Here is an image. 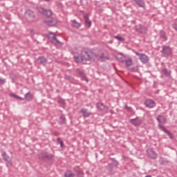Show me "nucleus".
<instances>
[{"mask_svg":"<svg viewBox=\"0 0 177 177\" xmlns=\"http://www.w3.org/2000/svg\"><path fill=\"white\" fill-rule=\"evenodd\" d=\"M37 11L39 12V13H41V15H44V16L48 17L46 20H44V22L50 27H55V26L57 24V20H56V19L49 18L52 16V10H46L42 7H39L37 8Z\"/></svg>","mask_w":177,"mask_h":177,"instance_id":"f257e3e1","label":"nucleus"},{"mask_svg":"<svg viewBox=\"0 0 177 177\" xmlns=\"http://www.w3.org/2000/svg\"><path fill=\"white\" fill-rule=\"evenodd\" d=\"M55 155L49 153L46 151H41L39 155V160L40 161H44V162H49V161H53Z\"/></svg>","mask_w":177,"mask_h":177,"instance_id":"f03ea898","label":"nucleus"},{"mask_svg":"<svg viewBox=\"0 0 177 177\" xmlns=\"http://www.w3.org/2000/svg\"><path fill=\"white\" fill-rule=\"evenodd\" d=\"M161 53L163 57H169V56H172V48L169 46L163 45Z\"/></svg>","mask_w":177,"mask_h":177,"instance_id":"7ed1b4c3","label":"nucleus"},{"mask_svg":"<svg viewBox=\"0 0 177 177\" xmlns=\"http://www.w3.org/2000/svg\"><path fill=\"white\" fill-rule=\"evenodd\" d=\"M82 59L86 60V62H93L95 60L92 57V53L90 51L82 50L81 53Z\"/></svg>","mask_w":177,"mask_h":177,"instance_id":"20e7f679","label":"nucleus"},{"mask_svg":"<svg viewBox=\"0 0 177 177\" xmlns=\"http://www.w3.org/2000/svg\"><path fill=\"white\" fill-rule=\"evenodd\" d=\"M136 32L138 34H147V27L142 26V24L136 25L134 27Z\"/></svg>","mask_w":177,"mask_h":177,"instance_id":"39448f33","label":"nucleus"},{"mask_svg":"<svg viewBox=\"0 0 177 177\" xmlns=\"http://www.w3.org/2000/svg\"><path fill=\"white\" fill-rule=\"evenodd\" d=\"M134 53L136 55V56H138L139 60H140L141 62H142L144 64H146V63H149V56L146 55L145 53H140L138 51H135Z\"/></svg>","mask_w":177,"mask_h":177,"instance_id":"423d86ee","label":"nucleus"},{"mask_svg":"<svg viewBox=\"0 0 177 177\" xmlns=\"http://www.w3.org/2000/svg\"><path fill=\"white\" fill-rule=\"evenodd\" d=\"M147 153L149 157H150V158H151L152 160H156V158H157V157L158 156L157 153H156L154 149H153L152 148L147 149Z\"/></svg>","mask_w":177,"mask_h":177,"instance_id":"0eeeda50","label":"nucleus"},{"mask_svg":"<svg viewBox=\"0 0 177 177\" xmlns=\"http://www.w3.org/2000/svg\"><path fill=\"white\" fill-rule=\"evenodd\" d=\"M76 73H77V77H80L83 81H86V82H88L89 80H88V77H86V75H85V73H84V71H80V69H77Z\"/></svg>","mask_w":177,"mask_h":177,"instance_id":"6e6552de","label":"nucleus"},{"mask_svg":"<svg viewBox=\"0 0 177 177\" xmlns=\"http://www.w3.org/2000/svg\"><path fill=\"white\" fill-rule=\"evenodd\" d=\"M84 20L86 28H91V26H92V21L89 20V15L88 14L84 15Z\"/></svg>","mask_w":177,"mask_h":177,"instance_id":"1a4fd4ad","label":"nucleus"},{"mask_svg":"<svg viewBox=\"0 0 177 177\" xmlns=\"http://www.w3.org/2000/svg\"><path fill=\"white\" fill-rule=\"evenodd\" d=\"M25 16H26L28 19H30V20H34V19H35V14L34 13V11L30 9L26 10Z\"/></svg>","mask_w":177,"mask_h":177,"instance_id":"9d476101","label":"nucleus"},{"mask_svg":"<svg viewBox=\"0 0 177 177\" xmlns=\"http://www.w3.org/2000/svg\"><path fill=\"white\" fill-rule=\"evenodd\" d=\"M130 122H131V124L134 125V127H139L140 125L142 124V122H143V120H142V119H139V118H136L134 119H131L130 120Z\"/></svg>","mask_w":177,"mask_h":177,"instance_id":"9b49d317","label":"nucleus"},{"mask_svg":"<svg viewBox=\"0 0 177 177\" xmlns=\"http://www.w3.org/2000/svg\"><path fill=\"white\" fill-rule=\"evenodd\" d=\"M159 128L161 129V131H163L166 135L169 136L170 139H174V134L170 133L169 130H167L164 126L159 124Z\"/></svg>","mask_w":177,"mask_h":177,"instance_id":"f8f14e48","label":"nucleus"},{"mask_svg":"<svg viewBox=\"0 0 177 177\" xmlns=\"http://www.w3.org/2000/svg\"><path fill=\"white\" fill-rule=\"evenodd\" d=\"M97 109L99 110H101L102 111H107L109 110V107L107 106L104 105L103 102H98L96 104Z\"/></svg>","mask_w":177,"mask_h":177,"instance_id":"ddd939ff","label":"nucleus"},{"mask_svg":"<svg viewBox=\"0 0 177 177\" xmlns=\"http://www.w3.org/2000/svg\"><path fill=\"white\" fill-rule=\"evenodd\" d=\"M145 106L149 109H153V107H156V102L153 100H147L145 101Z\"/></svg>","mask_w":177,"mask_h":177,"instance_id":"4468645a","label":"nucleus"},{"mask_svg":"<svg viewBox=\"0 0 177 177\" xmlns=\"http://www.w3.org/2000/svg\"><path fill=\"white\" fill-rule=\"evenodd\" d=\"M120 62L122 63H125L127 67H130V66H132V59H129L128 60H124V57H120L119 58Z\"/></svg>","mask_w":177,"mask_h":177,"instance_id":"2eb2a0df","label":"nucleus"},{"mask_svg":"<svg viewBox=\"0 0 177 177\" xmlns=\"http://www.w3.org/2000/svg\"><path fill=\"white\" fill-rule=\"evenodd\" d=\"M37 60L39 63V64H42V66H46L47 63H48V59L43 56L39 57L37 58Z\"/></svg>","mask_w":177,"mask_h":177,"instance_id":"dca6fc26","label":"nucleus"},{"mask_svg":"<svg viewBox=\"0 0 177 177\" xmlns=\"http://www.w3.org/2000/svg\"><path fill=\"white\" fill-rule=\"evenodd\" d=\"M159 38L162 39V41H165L168 40V37H167V33L164 30L159 31Z\"/></svg>","mask_w":177,"mask_h":177,"instance_id":"f3484780","label":"nucleus"},{"mask_svg":"<svg viewBox=\"0 0 177 177\" xmlns=\"http://www.w3.org/2000/svg\"><path fill=\"white\" fill-rule=\"evenodd\" d=\"M136 2V5L140 8H145L146 6V3L144 0H133Z\"/></svg>","mask_w":177,"mask_h":177,"instance_id":"a211bd4d","label":"nucleus"},{"mask_svg":"<svg viewBox=\"0 0 177 177\" xmlns=\"http://www.w3.org/2000/svg\"><path fill=\"white\" fill-rule=\"evenodd\" d=\"M80 113H82L83 116L86 118L89 117V115H91V112L88 111L87 109H81Z\"/></svg>","mask_w":177,"mask_h":177,"instance_id":"6ab92c4d","label":"nucleus"},{"mask_svg":"<svg viewBox=\"0 0 177 177\" xmlns=\"http://www.w3.org/2000/svg\"><path fill=\"white\" fill-rule=\"evenodd\" d=\"M24 99L26 100H28V102H30V100H32V99H34V95H32V93L28 92L25 94Z\"/></svg>","mask_w":177,"mask_h":177,"instance_id":"aec40b11","label":"nucleus"},{"mask_svg":"<svg viewBox=\"0 0 177 177\" xmlns=\"http://www.w3.org/2000/svg\"><path fill=\"white\" fill-rule=\"evenodd\" d=\"M157 121L159 122V124H165L167 120L165 119V118L161 115H159L157 118H156Z\"/></svg>","mask_w":177,"mask_h":177,"instance_id":"412c9836","label":"nucleus"},{"mask_svg":"<svg viewBox=\"0 0 177 177\" xmlns=\"http://www.w3.org/2000/svg\"><path fill=\"white\" fill-rule=\"evenodd\" d=\"M71 26L73 28H80L81 27V24L77 22V20L74 19L71 21Z\"/></svg>","mask_w":177,"mask_h":177,"instance_id":"4be33fe9","label":"nucleus"},{"mask_svg":"<svg viewBox=\"0 0 177 177\" xmlns=\"http://www.w3.org/2000/svg\"><path fill=\"white\" fill-rule=\"evenodd\" d=\"M1 156L4 161H10V157L6 154V152H3Z\"/></svg>","mask_w":177,"mask_h":177,"instance_id":"5701e85b","label":"nucleus"},{"mask_svg":"<svg viewBox=\"0 0 177 177\" xmlns=\"http://www.w3.org/2000/svg\"><path fill=\"white\" fill-rule=\"evenodd\" d=\"M98 58H100V62H104V60L109 59V57H104V53H102L101 55L97 56Z\"/></svg>","mask_w":177,"mask_h":177,"instance_id":"b1692460","label":"nucleus"},{"mask_svg":"<svg viewBox=\"0 0 177 177\" xmlns=\"http://www.w3.org/2000/svg\"><path fill=\"white\" fill-rule=\"evenodd\" d=\"M64 79L66 80V81H68L69 82H74V78L71 77V75H64Z\"/></svg>","mask_w":177,"mask_h":177,"instance_id":"393cba45","label":"nucleus"},{"mask_svg":"<svg viewBox=\"0 0 177 177\" xmlns=\"http://www.w3.org/2000/svg\"><path fill=\"white\" fill-rule=\"evenodd\" d=\"M162 73L166 77H169L171 75V71H168L167 68H165L162 70Z\"/></svg>","mask_w":177,"mask_h":177,"instance_id":"a878e982","label":"nucleus"},{"mask_svg":"<svg viewBox=\"0 0 177 177\" xmlns=\"http://www.w3.org/2000/svg\"><path fill=\"white\" fill-rule=\"evenodd\" d=\"M64 176L65 177H74V176H75V174H74V173H73L71 171H68L65 173Z\"/></svg>","mask_w":177,"mask_h":177,"instance_id":"bb28decb","label":"nucleus"},{"mask_svg":"<svg viewBox=\"0 0 177 177\" xmlns=\"http://www.w3.org/2000/svg\"><path fill=\"white\" fill-rule=\"evenodd\" d=\"M60 124H66V116L64 115H61L59 117Z\"/></svg>","mask_w":177,"mask_h":177,"instance_id":"cd10ccee","label":"nucleus"},{"mask_svg":"<svg viewBox=\"0 0 177 177\" xmlns=\"http://www.w3.org/2000/svg\"><path fill=\"white\" fill-rule=\"evenodd\" d=\"M74 59L77 63H82V62H84L82 57L75 56Z\"/></svg>","mask_w":177,"mask_h":177,"instance_id":"c85d7f7f","label":"nucleus"},{"mask_svg":"<svg viewBox=\"0 0 177 177\" xmlns=\"http://www.w3.org/2000/svg\"><path fill=\"white\" fill-rule=\"evenodd\" d=\"M50 34H52L53 36V39H55V41H56V42L57 44H59L60 45H63V43L60 42V41H59V39H57V38H56V35H55V33L50 32Z\"/></svg>","mask_w":177,"mask_h":177,"instance_id":"c756f323","label":"nucleus"},{"mask_svg":"<svg viewBox=\"0 0 177 177\" xmlns=\"http://www.w3.org/2000/svg\"><path fill=\"white\" fill-rule=\"evenodd\" d=\"M75 172L77 177H84V172L80 170H76Z\"/></svg>","mask_w":177,"mask_h":177,"instance_id":"7c9ffc66","label":"nucleus"},{"mask_svg":"<svg viewBox=\"0 0 177 177\" xmlns=\"http://www.w3.org/2000/svg\"><path fill=\"white\" fill-rule=\"evenodd\" d=\"M57 142L58 145H60L61 147H63L64 146V144L63 143V141L62 140V139H60V138H57Z\"/></svg>","mask_w":177,"mask_h":177,"instance_id":"2f4dec72","label":"nucleus"},{"mask_svg":"<svg viewBox=\"0 0 177 177\" xmlns=\"http://www.w3.org/2000/svg\"><path fill=\"white\" fill-rule=\"evenodd\" d=\"M114 38H115V39H118V41H125V39L121 36H115Z\"/></svg>","mask_w":177,"mask_h":177,"instance_id":"473e14b6","label":"nucleus"},{"mask_svg":"<svg viewBox=\"0 0 177 177\" xmlns=\"http://www.w3.org/2000/svg\"><path fill=\"white\" fill-rule=\"evenodd\" d=\"M129 71L132 73H136L138 71V67L137 66H133L132 68H129Z\"/></svg>","mask_w":177,"mask_h":177,"instance_id":"72a5a7b5","label":"nucleus"},{"mask_svg":"<svg viewBox=\"0 0 177 177\" xmlns=\"http://www.w3.org/2000/svg\"><path fill=\"white\" fill-rule=\"evenodd\" d=\"M125 109L126 110H127L129 113H132V111H133V110L132 109V107L131 106H128V105H125Z\"/></svg>","mask_w":177,"mask_h":177,"instance_id":"f704fd0d","label":"nucleus"},{"mask_svg":"<svg viewBox=\"0 0 177 177\" xmlns=\"http://www.w3.org/2000/svg\"><path fill=\"white\" fill-rule=\"evenodd\" d=\"M6 82V79L0 78V85H4V84Z\"/></svg>","mask_w":177,"mask_h":177,"instance_id":"c9c22d12","label":"nucleus"},{"mask_svg":"<svg viewBox=\"0 0 177 177\" xmlns=\"http://www.w3.org/2000/svg\"><path fill=\"white\" fill-rule=\"evenodd\" d=\"M10 96L11 97H14L15 99H17V95H16V94H15V93H11V94L10 95Z\"/></svg>","mask_w":177,"mask_h":177,"instance_id":"e433bc0d","label":"nucleus"},{"mask_svg":"<svg viewBox=\"0 0 177 177\" xmlns=\"http://www.w3.org/2000/svg\"><path fill=\"white\" fill-rule=\"evenodd\" d=\"M112 161L114 162V164H115V167H118V164H119V163H118V161L114 160V158H112Z\"/></svg>","mask_w":177,"mask_h":177,"instance_id":"4c0bfd02","label":"nucleus"},{"mask_svg":"<svg viewBox=\"0 0 177 177\" xmlns=\"http://www.w3.org/2000/svg\"><path fill=\"white\" fill-rule=\"evenodd\" d=\"M17 99H18V100H25V98H24V97H20V96H19V95H17Z\"/></svg>","mask_w":177,"mask_h":177,"instance_id":"58836bf2","label":"nucleus"},{"mask_svg":"<svg viewBox=\"0 0 177 177\" xmlns=\"http://www.w3.org/2000/svg\"><path fill=\"white\" fill-rule=\"evenodd\" d=\"M173 28L177 31V24H173Z\"/></svg>","mask_w":177,"mask_h":177,"instance_id":"ea45409f","label":"nucleus"},{"mask_svg":"<svg viewBox=\"0 0 177 177\" xmlns=\"http://www.w3.org/2000/svg\"><path fill=\"white\" fill-rule=\"evenodd\" d=\"M45 2H49V0H44Z\"/></svg>","mask_w":177,"mask_h":177,"instance_id":"a19ab883","label":"nucleus"},{"mask_svg":"<svg viewBox=\"0 0 177 177\" xmlns=\"http://www.w3.org/2000/svg\"><path fill=\"white\" fill-rule=\"evenodd\" d=\"M145 177H151V176L148 175V176H146Z\"/></svg>","mask_w":177,"mask_h":177,"instance_id":"79ce46f5","label":"nucleus"},{"mask_svg":"<svg viewBox=\"0 0 177 177\" xmlns=\"http://www.w3.org/2000/svg\"><path fill=\"white\" fill-rule=\"evenodd\" d=\"M108 165H109V167H110V165H110V164H109Z\"/></svg>","mask_w":177,"mask_h":177,"instance_id":"37998d69","label":"nucleus"}]
</instances>
